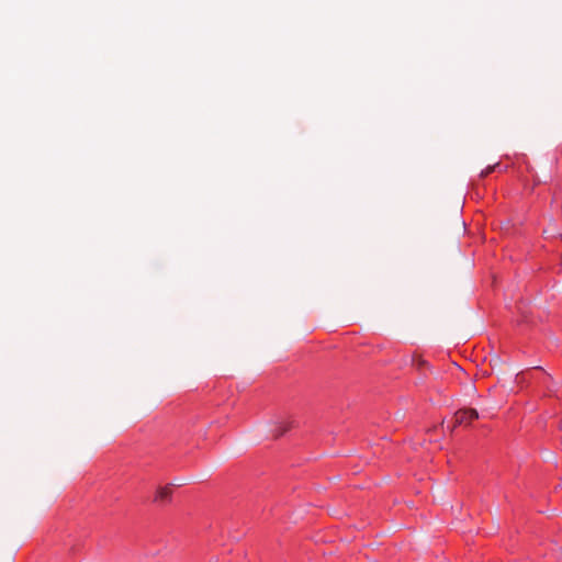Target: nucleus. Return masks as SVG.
Returning a JSON list of instances; mask_svg holds the SVG:
<instances>
[{"label":"nucleus","instance_id":"4","mask_svg":"<svg viewBox=\"0 0 562 562\" xmlns=\"http://www.w3.org/2000/svg\"><path fill=\"white\" fill-rule=\"evenodd\" d=\"M285 430H286L285 428L280 430L278 434L274 435V437H280Z\"/></svg>","mask_w":562,"mask_h":562},{"label":"nucleus","instance_id":"5","mask_svg":"<svg viewBox=\"0 0 562 562\" xmlns=\"http://www.w3.org/2000/svg\"><path fill=\"white\" fill-rule=\"evenodd\" d=\"M559 428H560V430H562V419H561V423L559 425Z\"/></svg>","mask_w":562,"mask_h":562},{"label":"nucleus","instance_id":"2","mask_svg":"<svg viewBox=\"0 0 562 562\" xmlns=\"http://www.w3.org/2000/svg\"><path fill=\"white\" fill-rule=\"evenodd\" d=\"M171 493H172V491H171V487L169 485L159 487L158 491H157L155 501L156 502H162V503L169 502L170 498H171Z\"/></svg>","mask_w":562,"mask_h":562},{"label":"nucleus","instance_id":"1","mask_svg":"<svg viewBox=\"0 0 562 562\" xmlns=\"http://www.w3.org/2000/svg\"><path fill=\"white\" fill-rule=\"evenodd\" d=\"M480 417L479 413L474 408L459 409L454 414V426L457 425H468L472 420L477 419Z\"/></svg>","mask_w":562,"mask_h":562},{"label":"nucleus","instance_id":"3","mask_svg":"<svg viewBox=\"0 0 562 562\" xmlns=\"http://www.w3.org/2000/svg\"><path fill=\"white\" fill-rule=\"evenodd\" d=\"M498 166V164L496 165H493V166H488L486 169H484L482 172H481V177L484 178L486 176H488L494 169L495 167Z\"/></svg>","mask_w":562,"mask_h":562}]
</instances>
